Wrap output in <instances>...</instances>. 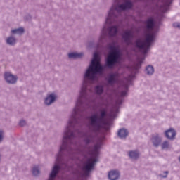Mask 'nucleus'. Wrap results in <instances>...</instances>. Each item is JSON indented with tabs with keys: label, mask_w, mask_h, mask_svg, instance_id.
<instances>
[{
	"label": "nucleus",
	"mask_w": 180,
	"mask_h": 180,
	"mask_svg": "<svg viewBox=\"0 0 180 180\" xmlns=\"http://www.w3.org/2000/svg\"><path fill=\"white\" fill-rule=\"evenodd\" d=\"M145 25L146 29L150 30V32L146 34V39H137L136 41V46L139 50L142 53V56L138 58V63L135 65L134 68L136 71H139L141 64H143L144 60H146V55L148 53L151 44L154 43L155 40V33L156 31H154V20L153 18H148L146 22Z\"/></svg>",
	"instance_id": "1"
},
{
	"label": "nucleus",
	"mask_w": 180,
	"mask_h": 180,
	"mask_svg": "<svg viewBox=\"0 0 180 180\" xmlns=\"http://www.w3.org/2000/svg\"><path fill=\"white\" fill-rule=\"evenodd\" d=\"M103 143L102 140H99L94 146L90 158L83 165V174L82 178L80 180H86V178L89 176L91 171H93L95 167V164L98 162V156L99 155V150L102 147Z\"/></svg>",
	"instance_id": "2"
},
{
	"label": "nucleus",
	"mask_w": 180,
	"mask_h": 180,
	"mask_svg": "<svg viewBox=\"0 0 180 180\" xmlns=\"http://www.w3.org/2000/svg\"><path fill=\"white\" fill-rule=\"evenodd\" d=\"M110 53L106 60V65L108 68H113L115 64H117L122 58V52L116 44L112 43L108 46Z\"/></svg>",
	"instance_id": "3"
},
{
	"label": "nucleus",
	"mask_w": 180,
	"mask_h": 180,
	"mask_svg": "<svg viewBox=\"0 0 180 180\" xmlns=\"http://www.w3.org/2000/svg\"><path fill=\"white\" fill-rule=\"evenodd\" d=\"M105 116H106V110H103L101 112V116L98 113H94L88 117L89 129L91 131H98L102 124H105Z\"/></svg>",
	"instance_id": "4"
},
{
	"label": "nucleus",
	"mask_w": 180,
	"mask_h": 180,
	"mask_svg": "<svg viewBox=\"0 0 180 180\" xmlns=\"http://www.w3.org/2000/svg\"><path fill=\"white\" fill-rule=\"evenodd\" d=\"M120 79V74L119 72H115L114 73H111L107 77V82L111 86H113L115 84H119V81Z\"/></svg>",
	"instance_id": "5"
},
{
	"label": "nucleus",
	"mask_w": 180,
	"mask_h": 180,
	"mask_svg": "<svg viewBox=\"0 0 180 180\" xmlns=\"http://www.w3.org/2000/svg\"><path fill=\"white\" fill-rule=\"evenodd\" d=\"M4 79L7 84L13 85V84H16V82H18V76L13 75L10 72H6L4 73Z\"/></svg>",
	"instance_id": "6"
},
{
	"label": "nucleus",
	"mask_w": 180,
	"mask_h": 180,
	"mask_svg": "<svg viewBox=\"0 0 180 180\" xmlns=\"http://www.w3.org/2000/svg\"><path fill=\"white\" fill-rule=\"evenodd\" d=\"M124 42L127 46H130L131 39H133V32L131 30H126L122 34Z\"/></svg>",
	"instance_id": "7"
},
{
	"label": "nucleus",
	"mask_w": 180,
	"mask_h": 180,
	"mask_svg": "<svg viewBox=\"0 0 180 180\" xmlns=\"http://www.w3.org/2000/svg\"><path fill=\"white\" fill-rule=\"evenodd\" d=\"M56 98H57V96L54 94V93H51L45 98L44 104L47 106H50V105L53 103L54 101H56Z\"/></svg>",
	"instance_id": "8"
},
{
	"label": "nucleus",
	"mask_w": 180,
	"mask_h": 180,
	"mask_svg": "<svg viewBox=\"0 0 180 180\" xmlns=\"http://www.w3.org/2000/svg\"><path fill=\"white\" fill-rule=\"evenodd\" d=\"M83 139L85 144H91L94 141V135L89 132L83 134Z\"/></svg>",
	"instance_id": "9"
},
{
	"label": "nucleus",
	"mask_w": 180,
	"mask_h": 180,
	"mask_svg": "<svg viewBox=\"0 0 180 180\" xmlns=\"http://www.w3.org/2000/svg\"><path fill=\"white\" fill-rule=\"evenodd\" d=\"M161 136H160L158 134L153 135L151 138V142L153 143L155 147H158V146L161 144Z\"/></svg>",
	"instance_id": "10"
},
{
	"label": "nucleus",
	"mask_w": 180,
	"mask_h": 180,
	"mask_svg": "<svg viewBox=\"0 0 180 180\" xmlns=\"http://www.w3.org/2000/svg\"><path fill=\"white\" fill-rule=\"evenodd\" d=\"M119 176H120V173L117 170H112L108 173L110 180H117Z\"/></svg>",
	"instance_id": "11"
},
{
	"label": "nucleus",
	"mask_w": 180,
	"mask_h": 180,
	"mask_svg": "<svg viewBox=\"0 0 180 180\" xmlns=\"http://www.w3.org/2000/svg\"><path fill=\"white\" fill-rule=\"evenodd\" d=\"M165 134L169 140H174V139H175V136H176V133L174 129H170L166 131Z\"/></svg>",
	"instance_id": "12"
},
{
	"label": "nucleus",
	"mask_w": 180,
	"mask_h": 180,
	"mask_svg": "<svg viewBox=\"0 0 180 180\" xmlns=\"http://www.w3.org/2000/svg\"><path fill=\"white\" fill-rule=\"evenodd\" d=\"M173 0H167L164 5L160 8L161 12L165 13L169 9V5L172 4Z\"/></svg>",
	"instance_id": "13"
},
{
	"label": "nucleus",
	"mask_w": 180,
	"mask_h": 180,
	"mask_svg": "<svg viewBox=\"0 0 180 180\" xmlns=\"http://www.w3.org/2000/svg\"><path fill=\"white\" fill-rule=\"evenodd\" d=\"M129 136V131L124 128H122L118 131V136L120 139H126Z\"/></svg>",
	"instance_id": "14"
},
{
	"label": "nucleus",
	"mask_w": 180,
	"mask_h": 180,
	"mask_svg": "<svg viewBox=\"0 0 180 180\" xmlns=\"http://www.w3.org/2000/svg\"><path fill=\"white\" fill-rule=\"evenodd\" d=\"M84 56V53H77V52H72L68 54L69 58H81V57Z\"/></svg>",
	"instance_id": "15"
},
{
	"label": "nucleus",
	"mask_w": 180,
	"mask_h": 180,
	"mask_svg": "<svg viewBox=\"0 0 180 180\" xmlns=\"http://www.w3.org/2000/svg\"><path fill=\"white\" fill-rule=\"evenodd\" d=\"M6 43L9 46H15L16 44V38H15V37L13 36L8 37L6 39Z\"/></svg>",
	"instance_id": "16"
},
{
	"label": "nucleus",
	"mask_w": 180,
	"mask_h": 180,
	"mask_svg": "<svg viewBox=\"0 0 180 180\" xmlns=\"http://www.w3.org/2000/svg\"><path fill=\"white\" fill-rule=\"evenodd\" d=\"M145 72L147 75H153L154 74V67L151 65L146 66Z\"/></svg>",
	"instance_id": "17"
},
{
	"label": "nucleus",
	"mask_w": 180,
	"mask_h": 180,
	"mask_svg": "<svg viewBox=\"0 0 180 180\" xmlns=\"http://www.w3.org/2000/svg\"><path fill=\"white\" fill-rule=\"evenodd\" d=\"M59 171L60 169H52V171L49 175V179L48 180H54V178L57 176V174H58Z\"/></svg>",
	"instance_id": "18"
},
{
	"label": "nucleus",
	"mask_w": 180,
	"mask_h": 180,
	"mask_svg": "<svg viewBox=\"0 0 180 180\" xmlns=\"http://www.w3.org/2000/svg\"><path fill=\"white\" fill-rule=\"evenodd\" d=\"M13 34H23L25 33V29L23 27H19L11 30Z\"/></svg>",
	"instance_id": "19"
},
{
	"label": "nucleus",
	"mask_w": 180,
	"mask_h": 180,
	"mask_svg": "<svg viewBox=\"0 0 180 180\" xmlns=\"http://www.w3.org/2000/svg\"><path fill=\"white\" fill-rule=\"evenodd\" d=\"M140 155V154L139 153V151L137 150H134V151H130L129 153V156L130 157V158H131L132 160H137V158Z\"/></svg>",
	"instance_id": "20"
},
{
	"label": "nucleus",
	"mask_w": 180,
	"mask_h": 180,
	"mask_svg": "<svg viewBox=\"0 0 180 180\" xmlns=\"http://www.w3.org/2000/svg\"><path fill=\"white\" fill-rule=\"evenodd\" d=\"M117 113H119V109L117 108H113L110 113V119H115L117 116Z\"/></svg>",
	"instance_id": "21"
},
{
	"label": "nucleus",
	"mask_w": 180,
	"mask_h": 180,
	"mask_svg": "<svg viewBox=\"0 0 180 180\" xmlns=\"http://www.w3.org/2000/svg\"><path fill=\"white\" fill-rule=\"evenodd\" d=\"M32 174L34 176H39L40 175V167L39 166H34L32 169Z\"/></svg>",
	"instance_id": "22"
},
{
	"label": "nucleus",
	"mask_w": 180,
	"mask_h": 180,
	"mask_svg": "<svg viewBox=\"0 0 180 180\" xmlns=\"http://www.w3.org/2000/svg\"><path fill=\"white\" fill-rule=\"evenodd\" d=\"M95 91L98 95H101L103 93V87L102 86H96Z\"/></svg>",
	"instance_id": "23"
},
{
	"label": "nucleus",
	"mask_w": 180,
	"mask_h": 180,
	"mask_svg": "<svg viewBox=\"0 0 180 180\" xmlns=\"http://www.w3.org/2000/svg\"><path fill=\"white\" fill-rule=\"evenodd\" d=\"M124 91H122L121 92V96H126V95H127V91L129 89V85L128 84H125L124 86Z\"/></svg>",
	"instance_id": "24"
},
{
	"label": "nucleus",
	"mask_w": 180,
	"mask_h": 180,
	"mask_svg": "<svg viewBox=\"0 0 180 180\" xmlns=\"http://www.w3.org/2000/svg\"><path fill=\"white\" fill-rule=\"evenodd\" d=\"M161 147L162 150H167V148H169V143L165 141L162 143Z\"/></svg>",
	"instance_id": "25"
},
{
	"label": "nucleus",
	"mask_w": 180,
	"mask_h": 180,
	"mask_svg": "<svg viewBox=\"0 0 180 180\" xmlns=\"http://www.w3.org/2000/svg\"><path fill=\"white\" fill-rule=\"evenodd\" d=\"M4 139H5V132H4L2 130H0V143L4 141Z\"/></svg>",
	"instance_id": "26"
},
{
	"label": "nucleus",
	"mask_w": 180,
	"mask_h": 180,
	"mask_svg": "<svg viewBox=\"0 0 180 180\" xmlns=\"http://www.w3.org/2000/svg\"><path fill=\"white\" fill-rule=\"evenodd\" d=\"M19 126L23 127V126H26V121L25 120H21L19 122Z\"/></svg>",
	"instance_id": "27"
},
{
	"label": "nucleus",
	"mask_w": 180,
	"mask_h": 180,
	"mask_svg": "<svg viewBox=\"0 0 180 180\" xmlns=\"http://www.w3.org/2000/svg\"><path fill=\"white\" fill-rule=\"evenodd\" d=\"M134 78H136V76H135L134 75H130V76L129 77L128 81H129V82H131V81H133V79H134Z\"/></svg>",
	"instance_id": "28"
},
{
	"label": "nucleus",
	"mask_w": 180,
	"mask_h": 180,
	"mask_svg": "<svg viewBox=\"0 0 180 180\" xmlns=\"http://www.w3.org/2000/svg\"><path fill=\"white\" fill-rule=\"evenodd\" d=\"M174 27H176L177 29H180V22H174L173 24Z\"/></svg>",
	"instance_id": "29"
},
{
	"label": "nucleus",
	"mask_w": 180,
	"mask_h": 180,
	"mask_svg": "<svg viewBox=\"0 0 180 180\" xmlns=\"http://www.w3.org/2000/svg\"><path fill=\"white\" fill-rule=\"evenodd\" d=\"M122 102H123V100L119 99L117 101V105H122Z\"/></svg>",
	"instance_id": "30"
},
{
	"label": "nucleus",
	"mask_w": 180,
	"mask_h": 180,
	"mask_svg": "<svg viewBox=\"0 0 180 180\" xmlns=\"http://www.w3.org/2000/svg\"><path fill=\"white\" fill-rule=\"evenodd\" d=\"M165 175L162 176L163 178H167V175H168V172H165Z\"/></svg>",
	"instance_id": "31"
},
{
	"label": "nucleus",
	"mask_w": 180,
	"mask_h": 180,
	"mask_svg": "<svg viewBox=\"0 0 180 180\" xmlns=\"http://www.w3.org/2000/svg\"><path fill=\"white\" fill-rule=\"evenodd\" d=\"M77 136H78V137H79V136H82V134L78 132V135Z\"/></svg>",
	"instance_id": "32"
},
{
	"label": "nucleus",
	"mask_w": 180,
	"mask_h": 180,
	"mask_svg": "<svg viewBox=\"0 0 180 180\" xmlns=\"http://www.w3.org/2000/svg\"><path fill=\"white\" fill-rule=\"evenodd\" d=\"M65 167H67V165H65Z\"/></svg>",
	"instance_id": "33"
},
{
	"label": "nucleus",
	"mask_w": 180,
	"mask_h": 180,
	"mask_svg": "<svg viewBox=\"0 0 180 180\" xmlns=\"http://www.w3.org/2000/svg\"><path fill=\"white\" fill-rule=\"evenodd\" d=\"M0 160H1V155H0Z\"/></svg>",
	"instance_id": "34"
}]
</instances>
